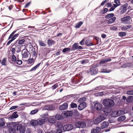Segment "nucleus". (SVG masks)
<instances>
[{"mask_svg":"<svg viewBox=\"0 0 133 133\" xmlns=\"http://www.w3.org/2000/svg\"><path fill=\"white\" fill-rule=\"evenodd\" d=\"M110 110H109L108 108L104 107L101 111V113L102 115H101L100 117L97 118L93 121V122L95 124H98L100 122L105 119L107 116L110 112Z\"/></svg>","mask_w":133,"mask_h":133,"instance_id":"nucleus-1","label":"nucleus"},{"mask_svg":"<svg viewBox=\"0 0 133 133\" xmlns=\"http://www.w3.org/2000/svg\"><path fill=\"white\" fill-rule=\"evenodd\" d=\"M103 105L107 107H111L113 106L115 104L114 101L110 99L107 98L104 99L103 101Z\"/></svg>","mask_w":133,"mask_h":133,"instance_id":"nucleus-2","label":"nucleus"},{"mask_svg":"<svg viewBox=\"0 0 133 133\" xmlns=\"http://www.w3.org/2000/svg\"><path fill=\"white\" fill-rule=\"evenodd\" d=\"M98 71L97 68L95 67H92L87 71L88 73L91 75H94L97 74Z\"/></svg>","mask_w":133,"mask_h":133,"instance_id":"nucleus-3","label":"nucleus"},{"mask_svg":"<svg viewBox=\"0 0 133 133\" xmlns=\"http://www.w3.org/2000/svg\"><path fill=\"white\" fill-rule=\"evenodd\" d=\"M75 126L76 128H83L85 127L86 124L82 121H78L75 123Z\"/></svg>","mask_w":133,"mask_h":133,"instance_id":"nucleus-4","label":"nucleus"},{"mask_svg":"<svg viewBox=\"0 0 133 133\" xmlns=\"http://www.w3.org/2000/svg\"><path fill=\"white\" fill-rule=\"evenodd\" d=\"M131 18L130 16H127L122 18L121 21L124 23L129 24L131 23Z\"/></svg>","mask_w":133,"mask_h":133,"instance_id":"nucleus-5","label":"nucleus"},{"mask_svg":"<svg viewBox=\"0 0 133 133\" xmlns=\"http://www.w3.org/2000/svg\"><path fill=\"white\" fill-rule=\"evenodd\" d=\"M73 128L72 125L68 124L64 125L63 127V129L64 131H69L71 130Z\"/></svg>","mask_w":133,"mask_h":133,"instance_id":"nucleus-6","label":"nucleus"},{"mask_svg":"<svg viewBox=\"0 0 133 133\" xmlns=\"http://www.w3.org/2000/svg\"><path fill=\"white\" fill-rule=\"evenodd\" d=\"M12 126L16 130H19L22 127L21 124H19L16 122H12Z\"/></svg>","mask_w":133,"mask_h":133,"instance_id":"nucleus-7","label":"nucleus"},{"mask_svg":"<svg viewBox=\"0 0 133 133\" xmlns=\"http://www.w3.org/2000/svg\"><path fill=\"white\" fill-rule=\"evenodd\" d=\"M128 5V4L127 3L125 4L123 6H121L119 12H120L121 14H122L125 12L127 10V7Z\"/></svg>","mask_w":133,"mask_h":133,"instance_id":"nucleus-8","label":"nucleus"},{"mask_svg":"<svg viewBox=\"0 0 133 133\" xmlns=\"http://www.w3.org/2000/svg\"><path fill=\"white\" fill-rule=\"evenodd\" d=\"M55 108L54 104L49 105L45 106L44 107V109L48 110H53Z\"/></svg>","mask_w":133,"mask_h":133,"instance_id":"nucleus-9","label":"nucleus"},{"mask_svg":"<svg viewBox=\"0 0 133 133\" xmlns=\"http://www.w3.org/2000/svg\"><path fill=\"white\" fill-rule=\"evenodd\" d=\"M87 105V104L86 103H80L78 107V109L79 110H82L85 108Z\"/></svg>","mask_w":133,"mask_h":133,"instance_id":"nucleus-10","label":"nucleus"},{"mask_svg":"<svg viewBox=\"0 0 133 133\" xmlns=\"http://www.w3.org/2000/svg\"><path fill=\"white\" fill-rule=\"evenodd\" d=\"M83 49L82 47L79 45L78 43H75L72 45V50H75L76 49Z\"/></svg>","mask_w":133,"mask_h":133,"instance_id":"nucleus-11","label":"nucleus"},{"mask_svg":"<svg viewBox=\"0 0 133 133\" xmlns=\"http://www.w3.org/2000/svg\"><path fill=\"white\" fill-rule=\"evenodd\" d=\"M94 108L97 110H101L102 108V105L101 104L99 103H96L94 104Z\"/></svg>","mask_w":133,"mask_h":133,"instance_id":"nucleus-12","label":"nucleus"},{"mask_svg":"<svg viewBox=\"0 0 133 133\" xmlns=\"http://www.w3.org/2000/svg\"><path fill=\"white\" fill-rule=\"evenodd\" d=\"M68 106V105L67 103H64L62 105L59 106V109L61 110H65L67 108Z\"/></svg>","mask_w":133,"mask_h":133,"instance_id":"nucleus-13","label":"nucleus"},{"mask_svg":"<svg viewBox=\"0 0 133 133\" xmlns=\"http://www.w3.org/2000/svg\"><path fill=\"white\" fill-rule=\"evenodd\" d=\"M38 124L39 125H42L45 122V119L44 118H39L37 119Z\"/></svg>","mask_w":133,"mask_h":133,"instance_id":"nucleus-14","label":"nucleus"},{"mask_svg":"<svg viewBox=\"0 0 133 133\" xmlns=\"http://www.w3.org/2000/svg\"><path fill=\"white\" fill-rule=\"evenodd\" d=\"M101 130V128L98 127H97L95 129H92L91 131V133H97L99 132Z\"/></svg>","mask_w":133,"mask_h":133,"instance_id":"nucleus-15","label":"nucleus"},{"mask_svg":"<svg viewBox=\"0 0 133 133\" xmlns=\"http://www.w3.org/2000/svg\"><path fill=\"white\" fill-rule=\"evenodd\" d=\"M109 125V123L107 122H104L101 124L102 129H103L107 127Z\"/></svg>","mask_w":133,"mask_h":133,"instance_id":"nucleus-16","label":"nucleus"},{"mask_svg":"<svg viewBox=\"0 0 133 133\" xmlns=\"http://www.w3.org/2000/svg\"><path fill=\"white\" fill-rule=\"evenodd\" d=\"M64 114L66 117H68L72 116L73 114V113L71 111H67L64 112Z\"/></svg>","mask_w":133,"mask_h":133,"instance_id":"nucleus-17","label":"nucleus"},{"mask_svg":"<svg viewBox=\"0 0 133 133\" xmlns=\"http://www.w3.org/2000/svg\"><path fill=\"white\" fill-rule=\"evenodd\" d=\"M132 26L130 25H128L123 26L121 28V29L122 30H125L131 28Z\"/></svg>","mask_w":133,"mask_h":133,"instance_id":"nucleus-18","label":"nucleus"},{"mask_svg":"<svg viewBox=\"0 0 133 133\" xmlns=\"http://www.w3.org/2000/svg\"><path fill=\"white\" fill-rule=\"evenodd\" d=\"M48 121L49 123H54L56 122V120L52 116H50L48 118Z\"/></svg>","mask_w":133,"mask_h":133,"instance_id":"nucleus-19","label":"nucleus"},{"mask_svg":"<svg viewBox=\"0 0 133 133\" xmlns=\"http://www.w3.org/2000/svg\"><path fill=\"white\" fill-rule=\"evenodd\" d=\"M55 42L51 39H49L47 41L48 44L49 46H51L55 44Z\"/></svg>","mask_w":133,"mask_h":133,"instance_id":"nucleus-20","label":"nucleus"},{"mask_svg":"<svg viewBox=\"0 0 133 133\" xmlns=\"http://www.w3.org/2000/svg\"><path fill=\"white\" fill-rule=\"evenodd\" d=\"M12 50H16V49H21V46L17 45H13L12 46Z\"/></svg>","mask_w":133,"mask_h":133,"instance_id":"nucleus-21","label":"nucleus"},{"mask_svg":"<svg viewBox=\"0 0 133 133\" xmlns=\"http://www.w3.org/2000/svg\"><path fill=\"white\" fill-rule=\"evenodd\" d=\"M17 111L14 112L13 114L12 115L11 118V119H14V118H16L18 117V115L17 114Z\"/></svg>","mask_w":133,"mask_h":133,"instance_id":"nucleus-22","label":"nucleus"},{"mask_svg":"<svg viewBox=\"0 0 133 133\" xmlns=\"http://www.w3.org/2000/svg\"><path fill=\"white\" fill-rule=\"evenodd\" d=\"M30 124L32 126H36L38 124V122L37 120H32L30 122Z\"/></svg>","mask_w":133,"mask_h":133,"instance_id":"nucleus-23","label":"nucleus"},{"mask_svg":"<svg viewBox=\"0 0 133 133\" xmlns=\"http://www.w3.org/2000/svg\"><path fill=\"white\" fill-rule=\"evenodd\" d=\"M111 60V59H103L100 62V64L101 65L102 64L108 62L110 61Z\"/></svg>","mask_w":133,"mask_h":133,"instance_id":"nucleus-24","label":"nucleus"},{"mask_svg":"<svg viewBox=\"0 0 133 133\" xmlns=\"http://www.w3.org/2000/svg\"><path fill=\"white\" fill-rule=\"evenodd\" d=\"M5 120L3 118L0 119V126L3 127L5 124Z\"/></svg>","mask_w":133,"mask_h":133,"instance_id":"nucleus-25","label":"nucleus"},{"mask_svg":"<svg viewBox=\"0 0 133 133\" xmlns=\"http://www.w3.org/2000/svg\"><path fill=\"white\" fill-rule=\"evenodd\" d=\"M126 118L125 115H123L118 117L117 119L118 122H121L124 120Z\"/></svg>","mask_w":133,"mask_h":133,"instance_id":"nucleus-26","label":"nucleus"},{"mask_svg":"<svg viewBox=\"0 0 133 133\" xmlns=\"http://www.w3.org/2000/svg\"><path fill=\"white\" fill-rule=\"evenodd\" d=\"M86 98L85 97H83L79 99L78 102L80 103H85V101L86 100Z\"/></svg>","mask_w":133,"mask_h":133,"instance_id":"nucleus-27","label":"nucleus"},{"mask_svg":"<svg viewBox=\"0 0 133 133\" xmlns=\"http://www.w3.org/2000/svg\"><path fill=\"white\" fill-rule=\"evenodd\" d=\"M116 19V17H115L111 18L108 21V23L110 24L113 23L115 20Z\"/></svg>","mask_w":133,"mask_h":133,"instance_id":"nucleus-28","label":"nucleus"},{"mask_svg":"<svg viewBox=\"0 0 133 133\" xmlns=\"http://www.w3.org/2000/svg\"><path fill=\"white\" fill-rule=\"evenodd\" d=\"M54 117L56 119L58 120L61 119L62 118V116L59 114L55 115Z\"/></svg>","mask_w":133,"mask_h":133,"instance_id":"nucleus-29","label":"nucleus"},{"mask_svg":"<svg viewBox=\"0 0 133 133\" xmlns=\"http://www.w3.org/2000/svg\"><path fill=\"white\" fill-rule=\"evenodd\" d=\"M125 113V112L123 110H119L117 111V115L118 116L123 115Z\"/></svg>","mask_w":133,"mask_h":133,"instance_id":"nucleus-30","label":"nucleus"},{"mask_svg":"<svg viewBox=\"0 0 133 133\" xmlns=\"http://www.w3.org/2000/svg\"><path fill=\"white\" fill-rule=\"evenodd\" d=\"M41 63H39L37 64L35 66L33 67L30 70V71H35L37 68H38L41 64Z\"/></svg>","mask_w":133,"mask_h":133,"instance_id":"nucleus-31","label":"nucleus"},{"mask_svg":"<svg viewBox=\"0 0 133 133\" xmlns=\"http://www.w3.org/2000/svg\"><path fill=\"white\" fill-rule=\"evenodd\" d=\"M24 52L23 54H22V57L23 58H26L28 57V54H29L28 50Z\"/></svg>","mask_w":133,"mask_h":133,"instance_id":"nucleus-32","label":"nucleus"},{"mask_svg":"<svg viewBox=\"0 0 133 133\" xmlns=\"http://www.w3.org/2000/svg\"><path fill=\"white\" fill-rule=\"evenodd\" d=\"M105 88V87L101 85L100 86H99V87H96L95 88V89L94 90H103Z\"/></svg>","mask_w":133,"mask_h":133,"instance_id":"nucleus-33","label":"nucleus"},{"mask_svg":"<svg viewBox=\"0 0 133 133\" xmlns=\"http://www.w3.org/2000/svg\"><path fill=\"white\" fill-rule=\"evenodd\" d=\"M38 43L41 46H45L46 45V44L44 43L43 41L41 40L38 41Z\"/></svg>","mask_w":133,"mask_h":133,"instance_id":"nucleus-34","label":"nucleus"},{"mask_svg":"<svg viewBox=\"0 0 133 133\" xmlns=\"http://www.w3.org/2000/svg\"><path fill=\"white\" fill-rule=\"evenodd\" d=\"M114 15L113 14L111 13L108 14L105 16V18H109L111 17H112L114 16Z\"/></svg>","mask_w":133,"mask_h":133,"instance_id":"nucleus-35","label":"nucleus"},{"mask_svg":"<svg viewBox=\"0 0 133 133\" xmlns=\"http://www.w3.org/2000/svg\"><path fill=\"white\" fill-rule=\"evenodd\" d=\"M127 33L125 32H121L118 33V35L121 37H123L126 36Z\"/></svg>","mask_w":133,"mask_h":133,"instance_id":"nucleus-36","label":"nucleus"},{"mask_svg":"<svg viewBox=\"0 0 133 133\" xmlns=\"http://www.w3.org/2000/svg\"><path fill=\"white\" fill-rule=\"evenodd\" d=\"M83 23V22L82 21L79 22L76 25L75 27L76 28H79L82 25Z\"/></svg>","mask_w":133,"mask_h":133,"instance_id":"nucleus-37","label":"nucleus"},{"mask_svg":"<svg viewBox=\"0 0 133 133\" xmlns=\"http://www.w3.org/2000/svg\"><path fill=\"white\" fill-rule=\"evenodd\" d=\"M85 43L87 45L89 46H91L93 45L90 41L89 39L87 40L85 42Z\"/></svg>","mask_w":133,"mask_h":133,"instance_id":"nucleus-38","label":"nucleus"},{"mask_svg":"<svg viewBox=\"0 0 133 133\" xmlns=\"http://www.w3.org/2000/svg\"><path fill=\"white\" fill-rule=\"evenodd\" d=\"M70 106L71 108H76L77 107V104L73 103H71L70 104Z\"/></svg>","mask_w":133,"mask_h":133,"instance_id":"nucleus-39","label":"nucleus"},{"mask_svg":"<svg viewBox=\"0 0 133 133\" xmlns=\"http://www.w3.org/2000/svg\"><path fill=\"white\" fill-rule=\"evenodd\" d=\"M77 96V95L75 94H71L70 95H68L66 96H65L63 97V98L67 97L68 96H70L72 98H74L76 97V96Z\"/></svg>","mask_w":133,"mask_h":133,"instance_id":"nucleus-40","label":"nucleus"},{"mask_svg":"<svg viewBox=\"0 0 133 133\" xmlns=\"http://www.w3.org/2000/svg\"><path fill=\"white\" fill-rule=\"evenodd\" d=\"M111 116L112 117H116V111H112L111 113Z\"/></svg>","mask_w":133,"mask_h":133,"instance_id":"nucleus-41","label":"nucleus"},{"mask_svg":"<svg viewBox=\"0 0 133 133\" xmlns=\"http://www.w3.org/2000/svg\"><path fill=\"white\" fill-rule=\"evenodd\" d=\"M18 35L19 34H16L13 35L12 37H11V38L12 40V41H13L18 36Z\"/></svg>","mask_w":133,"mask_h":133,"instance_id":"nucleus-42","label":"nucleus"},{"mask_svg":"<svg viewBox=\"0 0 133 133\" xmlns=\"http://www.w3.org/2000/svg\"><path fill=\"white\" fill-rule=\"evenodd\" d=\"M38 111V110L37 109L32 110L31 111L30 114L31 115L34 114L37 112Z\"/></svg>","mask_w":133,"mask_h":133,"instance_id":"nucleus-43","label":"nucleus"},{"mask_svg":"<svg viewBox=\"0 0 133 133\" xmlns=\"http://www.w3.org/2000/svg\"><path fill=\"white\" fill-rule=\"evenodd\" d=\"M19 130L21 133H24L25 132V129L24 127L22 126Z\"/></svg>","mask_w":133,"mask_h":133,"instance_id":"nucleus-44","label":"nucleus"},{"mask_svg":"<svg viewBox=\"0 0 133 133\" xmlns=\"http://www.w3.org/2000/svg\"><path fill=\"white\" fill-rule=\"evenodd\" d=\"M12 60L13 62H15L16 60V57L14 55H12L11 56Z\"/></svg>","mask_w":133,"mask_h":133,"instance_id":"nucleus-45","label":"nucleus"},{"mask_svg":"<svg viewBox=\"0 0 133 133\" xmlns=\"http://www.w3.org/2000/svg\"><path fill=\"white\" fill-rule=\"evenodd\" d=\"M6 58H4L1 62V64L2 65H5L6 64Z\"/></svg>","mask_w":133,"mask_h":133,"instance_id":"nucleus-46","label":"nucleus"},{"mask_svg":"<svg viewBox=\"0 0 133 133\" xmlns=\"http://www.w3.org/2000/svg\"><path fill=\"white\" fill-rule=\"evenodd\" d=\"M15 130L14 129H13V128H10L9 129V131L10 133H15Z\"/></svg>","mask_w":133,"mask_h":133,"instance_id":"nucleus-47","label":"nucleus"},{"mask_svg":"<svg viewBox=\"0 0 133 133\" xmlns=\"http://www.w3.org/2000/svg\"><path fill=\"white\" fill-rule=\"evenodd\" d=\"M108 9L107 8H105L103 9V10H101V13L102 14H104L106 13L108 11Z\"/></svg>","mask_w":133,"mask_h":133,"instance_id":"nucleus-48","label":"nucleus"},{"mask_svg":"<svg viewBox=\"0 0 133 133\" xmlns=\"http://www.w3.org/2000/svg\"><path fill=\"white\" fill-rule=\"evenodd\" d=\"M58 86V85L56 83L54 85L51 87V88L52 90H54L56 89Z\"/></svg>","mask_w":133,"mask_h":133,"instance_id":"nucleus-49","label":"nucleus"},{"mask_svg":"<svg viewBox=\"0 0 133 133\" xmlns=\"http://www.w3.org/2000/svg\"><path fill=\"white\" fill-rule=\"evenodd\" d=\"M127 94L129 95H133V90H130L128 91L127 92Z\"/></svg>","mask_w":133,"mask_h":133,"instance_id":"nucleus-50","label":"nucleus"},{"mask_svg":"<svg viewBox=\"0 0 133 133\" xmlns=\"http://www.w3.org/2000/svg\"><path fill=\"white\" fill-rule=\"evenodd\" d=\"M102 71L103 72L109 73L111 71L110 70L106 69H103Z\"/></svg>","mask_w":133,"mask_h":133,"instance_id":"nucleus-51","label":"nucleus"},{"mask_svg":"<svg viewBox=\"0 0 133 133\" xmlns=\"http://www.w3.org/2000/svg\"><path fill=\"white\" fill-rule=\"evenodd\" d=\"M34 61V59L33 58H30L28 59V63L30 64L32 63Z\"/></svg>","mask_w":133,"mask_h":133,"instance_id":"nucleus-52","label":"nucleus"},{"mask_svg":"<svg viewBox=\"0 0 133 133\" xmlns=\"http://www.w3.org/2000/svg\"><path fill=\"white\" fill-rule=\"evenodd\" d=\"M25 41V40L24 39H21L19 41L18 43L19 44H21L23 43Z\"/></svg>","mask_w":133,"mask_h":133,"instance_id":"nucleus-53","label":"nucleus"},{"mask_svg":"<svg viewBox=\"0 0 133 133\" xmlns=\"http://www.w3.org/2000/svg\"><path fill=\"white\" fill-rule=\"evenodd\" d=\"M16 62L17 63V64L19 65H20L22 63L21 60L19 59H17Z\"/></svg>","mask_w":133,"mask_h":133,"instance_id":"nucleus-54","label":"nucleus"},{"mask_svg":"<svg viewBox=\"0 0 133 133\" xmlns=\"http://www.w3.org/2000/svg\"><path fill=\"white\" fill-rule=\"evenodd\" d=\"M114 7L112 6V7L109 10V11H112L114 10L115 8L116 7V4H114Z\"/></svg>","mask_w":133,"mask_h":133,"instance_id":"nucleus-55","label":"nucleus"},{"mask_svg":"<svg viewBox=\"0 0 133 133\" xmlns=\"http://www.w3.org/2000/svg\"><path fill=\"white\" fill-rule=\"evenodd\" d=\"M62 132V129H58L56 130L55 133H61Z\"/></svg>","mask_w":133,"mask_h":133,"instance_id":"nucleus-56","label":"nucleus"},{"mask_svg":"<svg viewBox=\"0 0 133 133\" xmlns=\"http://www.w3.org/2000/svg\"><path fill=\"white\" fill-rule=\"evenodd\" d=\"M88 62V60H83L81 62V63L82 64H86Z\"/></svg>","mask_w":133,"mask_h":133,"instance_id":"nucleus-57","label":"nucleus"},{"mask_svg":"<svg viewBox=\"0 0 133 133\" xmlns=\"http://www.w3.org/2000/svg\"><path fill=\"white\" fill-rule=\"evenodd\" d=\"M76 79L75 78V79L74 80L72 79V83L74 84H77L78 83V82L76 81Z\"/></svg>","mask_w":133,"mask_h":133,"instance_id":"nucleus-58","label":"nucleus"},{"mask_svg":"<svg viewBox=\"0 0 133 133\" xmlns=\"http://www.w3.org/2000/svg\"><path fill=\"white\" fill-rule=\"evenodd\" d=\"M128 65L129 64L128 63L124 64L121 66V67L122 68H126L128 66Z\"/></svg>","mask_w":133,"mask_h":133,"instance_id":"nucleus-59","label":"nucleus"},{"mask_svg":"<svg viewBox=\"0 0 133 133\" xmlns=\"http://www.w3.org/2000/svg\"><path fill=\"white\" fill-rule=\"evenodd\" d=\"M98 96H101L103 95L104 94V92L102 91L101 92H98L96 93Z\"/></svg>","mask_w":133,"mask_h":133,"instance_id":"nucleus-60","label":"nucleus"},{"mask_svg":"<svg viewBox=\"0 0 133 133\" xmlns=\"http://www.w3.org/2000/svg\"><path fill=\"white\" fill-rule=\"evenodd\" d=\"M16 32V31H14L10 34V36H9V38H8L9 39H11V37H12L13 35H14Z\"/></svg>","mask_w":133,"mask_h":133,"instance_id":"nucleus-61","label":"nucleus"},{"mask_svg":"<svg viewBox=\"0 0 133 133\" xmlns=\"http://www.w3.org/2000/svg\"><path fill=\"white\" fill-rule=\"evenodd\" d=\"M110 29L114 30H116V27L115 26H112L110 28Z\"/></svg>","mask_w":133,"mask_h":133,"instance_id":"nucleus-62","label":"nucleus"},{"mask_svg":"<svg viewBox=\"0 0 133 133\" xmlns=\"http://www.w3.org/2000/svg\"><path fill=\"white\" fill-rule=\"evenodd\" d=\"M18 107V106H14L11 107L10 108V110H13L16 109Z\"/></svg>","mask_w":133,"mask_h":133,"instance_id":"nucleus-63","label":"nucleus"},{"mask_svg":"<svg viewBox=\"0 0 133 133\" xmlns=\"http://www.w3.org/2000/svg\"><path fill=\"white\" fill-rule=\"evenodd\" d=\"M37 132L38 133H44L43 131L41 129H37Z\"/></svg>","mask_w":133,"mask_h":133,"instance_id":"nucleus-64","label":"nucleus"}]
</instances>
